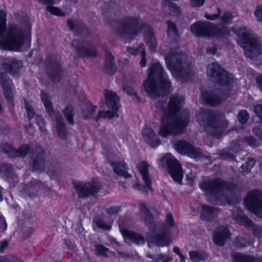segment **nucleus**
Masks as SVG:
<instances>
[{
    "mask_svg": "<svg viewBox=\"0 0 262 262\" xmlns=\"http://www.w3.org/2000/svg\"><path fill=\"white\" fill-rule=\"evenodd\" d=\"M71 46L80 57L94 56L96 54L95 47L87 41L74 40L71 42Z\"/></svg>",
    "mask_w": 262,
    "mask_h": 262,
    "instance_id": "16",
    "label": "nucleus"
},
{
    "mask_svg": "<svg viewBox=\"0 0 262 262\" xmlns=\"http://www.w3.org/2000/svg\"><path fill=\"white\" fill-rule=\"evenodd\" d=\"M196 117L206 132L213 136L220 134L228 124V121L224 114L210 110L202 109Z\"/></svg>",
    "mask_w": 262,
    "mask_h": 262,
    "instance_id": "6",
    "label": "nucleus"
},
{
    "mask_svg": "<svg viewBox=\"0 0 262 262\" xmlns=\"http://www.w3.org/2000/svg\"><path fill=\"white\" fill-rule=\"evenodd\" d=\"M0 173L3 174L8 181L11 180H13L14 181H17V178L11 165L3 164L0 165Z\"/></svg>",
    "mask_w": 262,
    "mask_h": 262,
    "instance_id": "35",
    "label": "nucleus"
},
{
    "mask_svg": "<svg viewBox=\"0 0 262 262\" xmlns=\"http://www.w3.org/2000/svg\"><path fill=\"white\" fill-rule=\"evenodd\" d=\"M109 164L112 167L114 171L117 175L127 179L131 177L127 170V164L124 162L109 161Z\"/></svg>",
    "mask_w": 262,
    "mask_h": 262,
    "instance_id": "29",
    "label": "nucleus"
},
{
    "mask_svg": "<svg viewBox=\"0 0 262 262\" xmlns=\"http://www.w3.org/2000/svg\"><path fill=\"white\" fill-rule=\"evenodd\" d=\"M202 96L205 103L210 105H215L222 102L221 97L213 92H204Z\"/></svg>",
    "mask_w": 262,
    "mask_h": 262,
    "instance_id": "33",
    "label": "nucleus"
},
{
    "mask_svg": "<svg viewBox=\"0 0 262 262\" xmlns=\"http://www.w3.org/2000/svg\"><path fill=\"white\" fill-rule=\"evenodd\" d=\"M94 223L97 226L98 228L102 229L104 230L108 231L111 229V226L104 222L102 220L100 219H96L94 220Z\"/></svg>",
    "mask_w": 262,
    "mask_h": 262,
    "instance_id": "47",
    "label": "nucleus"
},
{
    "mask_svg": "<svg viewBox=\"0 0 262 262\" xmlns=\"http://www.w3.org/2000/svg\"><path fill=\"white\" fill-rule=\"evenodd\" d=\"M104 71L108 75L114 74L116 71V66L114 57L109 53H106L104 63Z\"/></svg>",
    "mask_w": 262,
    "mask_h": 262,
    "instance_id": "32",
    "label": "nucleus"
},
{
    "mask_svg": "<svg viewBox=\"0 0 262 262\" xmlns=\"http://www.w3.org/2000/svg\"><path fill=\"white\" fill-rule=\"evenodd\" d=\"M7 228V224L4 216L0 213V231L4 232Z\"/></svg>",
    "mask_w": 262,
    "mask_h": 262,
    "instance_id": "58",
    "label": "nucleus"
},
{
    "mask_svg": "<svg viewBox=\"0 0 262 262\" xmlns=\"http://www.w3.org/2000/svg\"><path fill=\"white\" fill-rule=\"evenodd\" d=\"M95 250L97 254L100 255L102 256H106L107 252L109 251L108 249L102 245H97L95 246Z\"/></svg>",
    "mask_w": 262,
    "mask_h": 262,
    "instance_id": "52",
    "label": "nucleus"
},
{
    "mask_svg": "<svg viewBox=\"0 0 262 262\" xmlns=\"http://www.w3.org/2000/svg\"><path fill=\"white\" fill-rule=\"evenodd\" d=\"M243 143L253 147H258L260 145L259 142L252 136L244 137L242 139Z\"/></svg>",
    "mask_w": 262,
    "mask_h": 262,
    "instance_id": "42",
    "label": "nucleus"
},
{
    "mask_svg": "<svg viewBox=\"0 0 262 262\" xmlns=\"http://www.w3.org/2000/svg\"><path fill=\"white\" fill-rule=\"evenodd\" d=\"M76 193L79 197L88 198L97 193L101 188L100 183L98 181H93L91 182H78L74 184Z\"/></svg>",
    "mask_w": 262,
    "mask_h": 262,
    "instance_id": "13",
    "label": "nucleus"
},
{
    "mask_svg": "<svg viewBox=\"0 0 262 262\" xmlns=\"http://www.w3.org/2000/svg\"><path fill=\"white\" fill-rule=\"evenodd\" d=\"M245 204L248 209L256 216L262 217V192L254 190L250 192L245 200Z\"/></svg>",
    "mask_w": 262,
    "mask_h": 262,
    "instance_id": "14",
    "label": "nucleus"
},
{
    "mask_svg": "<svg viewBox=\"0 0 262 262\" xmlns=\"http://www.w3.org/2000/svg\"><path fill=\"white\" fill-rule=\"evenodd\" d=\"M63 114L67 121L70 125L74 124L73 117L74 116V110L72 106H67L66 108L63 110Z\"/></svg>",
    "mask_w": 262,
    "mask_h": 262,
    "instance_id": "39",
    "label": "nucleus"
},
{
    "mask_svg": "<svg viewBox=\"0 0 262 262\" xmlns=\"http://www.w3.org/2000/svg\"><path fill=\"white\" fill-rule=\"evenodd\" d=\"M0 262H23L22 260L12 255H8L0 257Z\"/></svg>",
    "mask_w": 262,
    "mask_h": 262,
    "instance_id": "54",
    "label": "nucleus"
},
{
    "mask_svg": "<svg viewBox=\"0 0 262 262\" xmlns=\"http://www.w3.org/2000/svg\"><path fill=\"white\" fill-rule=\"evenodd\" d=\"M2 150L10 158L20 157L23 158L31 151V147L28 144H23L18 149H15L11 145L6 144L3 146Z\"/></svg>",
    "mask_w": 262,
    "mask_h": 262,
    "instance_id": "21",
    "label": "nucleus"
},
{
    "mask_svg": "<svg viewBox=\"0 0 262 262\" xmlns=\"http://www.w3.org/2000/svg\"><path fill=\"white\" fill-rule=\"evenodd\" d=\"M183 97L173 95L170 97L168 103L159 102L157 107H161L163 113L162 123L158 132L160 136L166 137L181 133L189 122V113L184 110L180 114L179 111L183 105Z\"/></svg>",
    "mask_w": 262,
    "mask_h": 262,
    "instance_id": "1",
    "label": "nucleus"
},
{
    "mask_svg": "<svg viewBox=\"0 0 262 262\" xmlns=\"http://www.w3.org/2000/svg\"><path fill=\"white\" fill-rule=\"evenodd\" d=\"M0 83L2 85L6 99L11 101L13 98L15 87L12 81L6 74H0Z\"/></svg>",
    "mask_w": 262,
    "mask_h": 262,
    "instance_id": "22",
    "label": "nucleus"
},
{
    "mask_svg": "<svg viewBox=\"0 0 262 262\" xmlns=\"http://www.w3.org/2000/svg\"><path fill=\"white\" fill-rule=\"evenodd\" d=\"M191 33L196 36L210 37L219 32V29L208 21H198L190 27Z\"/></svg>",
    "mask_w": 262,
    "mask_h": 262,
    "instance_id": "12",
    "label": "nucleus"
},
{
    "mask_svg": "<svg viewBox=\"0 0 262 262\" xmlns=\"http://www.w3.org/2000/svg\"><path fill=\"white\" fill-rule=\"evenodd\" d=\"M105 97L106 99L107 106L108 108L113 110L112 111H99L98 115L96 117V120L98 121L100 118H112L117 115V111L118 110L120 104L119 103V98L117 95L111 91H105Z\"/></svg>",
    "mask_w": 262,
    "mask_h": 262,
    "instance_id": "11",
    "label": "nucleus"
},
{
    "mask_svg": "<svg viewBox=\"0 0 262 262\" xmlns=\"http://www.w3.org/2000/svg\"><path fill=\"white\" fill-rule=\"evenodd\" d=\"M144 45L141 44L137 48L127 47L126 50L128 53L136 55L140 52L141 53V51L144 50Z\"/></svg>",
    "mask_w": 262,
    "mask_h": 262,
    "instance_id": "55",
    "label": "nucleus"
},
{
    "mask_svg": "<svg viewBox=\"0 0 262 262\" xmlns=\"http://www.w3.org/2000/svg\"><path fill=\"white\" fill-rule=\"evenodd\" d=\"M34 119L35 120L37 124L39 126L40 131L42 133H45L46 129L45 127V123L42 117L38 114L35 116Z\"/></svg>",
    "mask_w": 262,
    "mask_h": 262,
    "instance_id": "48",
    "label": "nucleus"
},
{
    "mask_svg": "<svg viewBox=\"0 0 262 262\" xmlns=\"http://www.w3.org/2000/svg\"><path fill=\"white\" fill-rule=\"evenodd\" d=\"M25 107L27 113L28 118L29 120L34 119L36 115L38 114H36L31 105H30L26 102H25Z\"/></svg>",
    "mask_w": 262,
    "mask_h": 262,
    "instance_id": "50",
    "label": "nucleus"
},
{
    "mask_svg": "<svg viewBox=\"0 0 262 262\" xmlns=\"http://www.w3.org/2000/svg\"><path fill=\"white\" fill-rule=\"evenodd\" d=\"M165 6L168 8L173 15H178L181 13V9L179 7L176 5L174 3L168 1L165 2Z\"/></svg>",
    "mask_w": 262,
    "mask_h": 262,
    "instance_id": "45",
    "label": "nucleus"
},
{
    "mask_svg": "<svg viewBox=\"0 0 262 262\" xmlns=\"http://www.w3.org/2000/svg\"><path fill=\"white\" fill-rule=\"evenodd\" d=\"M251 240L249 236L244 234L236 237L234 241L235 246L238 248H243L250 245Z\"/></svg>",
    "mask_w": 262,
    "mask_h": 262,
    "instance_id": "37",
    "label": "nucleus"
},
{
    "mask_svg": "<svg viewBox=\"0 0 262 262\" xmlns=\"http://www.w3.org/2000/svg\"><path fill=\"white\" fill-rule=\"evenodd\" d=\"M233 262H262V258L244 255L239 253H233L231 254Z\"/></svg>",
    "mask_w": 262,
    "mask_h": 262,
    "instance_id": "31",
    "label": "nucleus"
},
{
    "mask_svg": "<svg viewBox=\"0 0 262 262\" xmlns=\"http://www.w3.org/2000/svg\"><path fill=\"white\" fill-rule=\"evenodd\" d=\"M30 27L11 24L6 28V13L0 10V46L3 49L19 50L24 43L25 38L30 33Z\"/></svg>",
    "mask_w": 262,
    "mask_h": 262,
    "instance_id": "2",
    "label": "nucleus"
},
{
    "mask_svg": "<svg viewBox=\"0 0 262 262\" xmlns=\"http://www.w3.org/2000/svg\"><path fill=\"white\" fill-rule=\"evenodd\" d=\"M46 152L41 146H37L35 150L32 155L31 168L32 170L36 172H41L45 169Z\"/></svg>",
    "mask_w": 262,
    "mask_h": 262,
    "instance_id": "17",
    "label": "nucleus"
},
{
    "mask_svg": "<svg viewBox=\"0 0 262 262\" xmlns=\"http://www.w3.org/2000/svg\"><path fill=\"white\" fill-rule=\"evenodd\" d=\"M149 166V164L145 161H142L137 165V168L141 173L143 181L145 183L147 192L148 190L151 191L152 189L151 186V182L148 172Z\"/></svg>",
    "mask_w": 262,
    "mask_h": 262,
    "instance_id": "28",
    "label": "nucleus"
},
{
    "mask_svg": "<svg viewBox=\"0 0 262 262\" xmlns=\"http://www.w3.org/2000/svg\"><path fill=\"white\" fill-rule=\"evenodd\" d=\"M206 74L211 81L220 85H230L233 81L232 76L217 63H212L208 65Z\"/></svg>",
    "mask_w": 262,
    "mask_h": 262,
    "instance_id": "10",
    "label": "nucleus"
},
{
    "mask_svg": "<svg viewBox=\"0 0 262 262\" xmlns=\"http://www.w3.org/2000/svg\"><path fill=\"white\" fill-rule=\"evenodd\" d=\"M142 215L144 221L148 226L151 232V239L158 246H167L170 244L167 232L161 229H159L155 224L152 215L148 210L143 205L142 206Z\"/></svg>",
    "mask_w": 262,
    "mask_h": 262,
    "instance_id": "8",
    "label": "nucleus"
},
{
    "mask_svg": "<svg viewBox=\"0 0 262 262\" xmlns=\"http://www.w3.org/2000/svg\"><path fill=\"white\" fill-rule=\"evenodd\" d=\"M22 66L23 62L21 61L12 59L10 63L4 64V69L12 76L19 77V70Z\"/></svg>",
    "mask_w": 262,
    "mask_h": 262,
    "instance_id": "30",
    "label": "nucleus"
},
{
    "mask_svg": "<svg viewBox=\"0 0 262 262\" xmlns=\"http://www.w3.org/2000/svg\"><path fill=\"white\" fill-rule=\"evenodd\" d=\"M190 258L195 262H198L202 260H205L207 257V255L206 252H197L195 251H191L189 252Z\"/></svg>",
    "mask_w": 262,
    "mask_h": 262,
    "instance_id": "40",
    "label": "nucleus"
},
{
    "mask_svg": "<svg viewBox=\"0 0 262 262\" xmlns=\"http://www.w3.org/2000/svg\"><path fill=\"white\" fill-rule=\"evenodd\" d=\"M96 106H93L91 104H89L87 106V110L83 112V116L85 118H89L95 113Z\"/></svg>",
    "mask_w": 262,
    "mask_h": 262,
    "instance_id": "49",
    "label": "nucleus"
},
{
    "mask_svg": "<svg viewBox=\"0 0 262 262\" xmlns=\"http://www.w3.org/2000/svg\"><path fill=\"white\" fill-rule=\"evenodd\" d=\"M205 0H190V4L192 7H199L202 6Z\"/></svg>",
    "mask_w": 262,
    "mask_h": 262,
    "instance_id": "63",
    "label": "nucleus"
},
{
    "mask_svg": "<svg viewBox=\"0 0 262 262\" xmlns=\"http://www.w3.org/2000/svg\"><path fill=\"white\" fill-rule=\"evenodd\" d=\"M142 134L145 141L151 147L156 148L160 144V139L156 137L151 128L144 127L142 129Z\"/></svg>",
    "mask_w": 262,
    "mask_h": 262,
    "instance_id": "26",
    "label": "nucleus"
},
{
    "mask_svg": "<svg viewBox=\"0 0 262 262\" xmlns=\"http://www.w3.org/2000/svg\"><path fill=\"white\" fill-rule=\"evenodd\" d=\"M61 71L62 67L58 58L55 56L49 57L47 60V73L52 81L57 82L59 80Z\"/></svg>",
    "mask_w": 262,
    "mask_h": 262,
    "instance_id": "18",
    "label": "nucleus"
},
{
    "mask_svg": "<svg viewBox=\"0 0 262 262\" xmlns=\"http://www.w3.org/2000/svg\"><path fill=\"white\" fill-rule=\"evenodd\" d=\"M217 12L216 13L213 14H209L207 13L205 14V17L206 19L209 20H214L217 18H219L221 13V10L219 8L217 9Z\"/></svg>",
    "mask_w": 262,
    "mask_h": 262,
    "instance_id": "59",
    "label": "nucleus"
},
{
    "mask_svg": "<svg viewBox=\"0 0 262 262\" xmlns=\"http://www.w3.org/2000/svg\"><path fill=\"white\" fill-rule=\"evenodd\" d=\"M255 163V162L253 159L249 158L247 161L242 165L241 168L242 171L247 173L249 172L251 168L254 165Z\"/></svg>",
    "mask_w": 262,
    "mask_h": 262,
    "instance_id": "44",
    "label": "nucleus"
},
{
    "mask_svg": "<svg viewBox=\"0 0 262 262\" xmlns=\"http://www.w3.org/2000/svg\"><path fill=\"white\" fill-rule=\"evenodd\" d=\"M165 223L166 224V226H169L170 227H172L174 226V224L173 218L171 213H168L167 214L165 221Z\"/></svg>",
    "mask_w": 262,
    "mask_h": 262,
    "instance_id": "61",
    "label": "nucleus"
},
{
    "mask_svg": "<svg viewBox=\"0 0 262 262\" xmlns=\"http://www.w3.org/2000/svg\"><path fill=\"white\" fill-rule=\"evenodd\" d=\"M237 42L248 57L252 58L262 53V43L259 37L246 27L241 28Z\"/></svg>",
    "mask_w": 262,
    "mask_h": 262,
    "instance_id": "7",
    "label": "nucleus"
},
{
    "mask_svg": "<svg viewBox=\"0 0 262 262\" xmlns=\"http://www.w3.org/2000/svg\"><path fill=\"white\" fill-rule=\"evenodd\" d=\"M121 233L124 237V241L128 245H143L145 243L144 238L140 234L126 230H121Z\"/></svg>",
    "mask_w": 262,
    "mask_h": 262,
    "instance_id": "23",
    "label": "nucleus"
},
{
    "mask_svg": "<svg viewBox=\"0 0 262 262\" xmlns=\"http://www.w3.org/2000/svg\"><path fill=\"white\" fill-rule=\"evenodd\" d=\"M248 228H252L254 235L258 237H262V227L254 225L252 222V225Z\"/></svg>",
    "mask_w": 262,
    "mask_h": 262,
    "instance_id": "57",
    "label": "nucleus"
},
{
    "mask_svg": "<svg viewBox=\"0 0 262 262\" xmlns=\"http://www.w3.org/2000/svg\"><path fill=\"white\" fill-rule=\"evenodd\" d=\"M40 96L47 113L52 119L56 122V130L58 136L61 139H67V130L61 114L58 112L54 111L50 97L48 94L43 92H41Z\"/></svg>",
    "mask_w": 262,
    "mask_h": 262,
    "instance_id": "9",
    "label": "nucleus"
},
{
    "mask_svg": "<svg viewBox=\"0 0 262 262\" xmlns=\"http://www.w3.org/2000/svg\"><path fill=\"white\" fill-rule=\"evenodd\" d=\"M254 15L258 21H262V6H257L254 11Z\"/></svg>",
    "mask_w": 262,
    "mask_h": 262,
    "instance_id": "60",
    "label": "nucleus"
},
{
    "mask_svg": "<svg viewBox=\"0 0 262 262\" xmlns=\"http://www.w3.org/2000/svg\"><path fill=\"white\" fill-rule=\"evenodd\" d=\"M165 161L172 178L176 182L180 183L183 178V172L179 162L171 156H168L163 158Z\"/></svg>",
    "mask_w": 262,
    "mask_h": 262,
    "instance_id": "20",
    "label": "nucleus"
},
{
    "mask_svg": "<svg viewBox=\"0 0 262 262\" xmlns=\"http://www.w3.org/2000/svg\"><path fill=\"white\" fill-rule=\"evenodd\" d=\"M43 187V184L40 181L34 180L31 182V185L28 189L29 190H32V195H35L38 191Z\"/></svg>",
    "mask_w": 262,
    "mask_h": 262,
    "instance_id": "43",
    "label": "nucleus"
},
{
    "mask_svg": "<svg viewBox=\"0 0 262 262\" xmlns=\"http://www.w3.org/2000/svg\"><path fill=\"white\" fill-rule=\"evenodd\" d=\"M147 256L152 259V262H170L172 260L170 256L162 253L153 255L148 253L147 254Z\"/></svg>",
    "mask_w": 262,
    "mask_h": 262,
    "instance_id": "38",
    "label": "nucleus"
},
{
    "mask_svg": "<svg viewBox=\"0 0 262 262\" xmlns=\"http://www.w3.org/2000/svg\"><path fill=\"white\" fill-rule=\"evenodd\" d=\"M232 18V13L230 11H226L221 16V21L225 24H229L231 23Z\"/></svg>",
    "mask_w": 262,
    "mask_h": 262,
    "instance_id": "51",
    "label": "nucleus"
},
{
    "mask_svg": "<svg viewBox=\"0 0 262 262\" xmlns=\"http://www.w3.org/2000/svg\"><path fill=\"white\" fill-rule=\"evenodd\" d=\"M219 155L222 160H232L234 159V155L227 151H222Z\"/></svg>",
    "mask_w": 262,
    "mask_h": 262,
    "instance_id": "56",
    "label": "nucleus"
},
{
    "mask_svg": "<svg viewBox=\"0 0 262 262\" xmlns=\"http://www.w3.org/2000/svg\"><path fill=\"white\" fill-rule=\"evenodd\" d=\"M254 112L258 117L262 118V104L255 105L254 107Z\"/></svg>",
    "mask_w": 262,
    "mask_h": 262,
    "instance_id": "64",
    "label": "nucleus"
},
{
    "mask_svg": "<svg viewBox=\"0 0 262 262\" xmlns=\"http://www.w3.org/2000/svg\"><path fill=\"white\" fill-rule=\"evenodd\" d=\"M46 10L52 14L58 16H64L66 15V13L65 12L62 11L58 7H53L52 6H47Z\"/></svg>",
    "mask_w": 262,
    "mask_h": 262,
    "instance_id": "46",
    "label": "nucleus"
},
{
    "mask_svg": "<svg viewBox=\"0 0 262 262\" xmlns=\"http://www.w3.org/2000/svg\"><path fill=\"white\" fill-rule=\"evenodd\" d=\"M230 237V233L228 229L224 226H220L217 228L213 234L214 243L220 246L224 245L225 242Z\"/></svg>",
    "mask_w": 262,
    "mask_h": 262,
    "instance_id": "25",
    "label": "nucleus"
},
{
    "mask_svg": "<svg viewBox=\"0 0 262 262\" xmlns=\"http://www.w3.org/2000/svg\"><path fill=\"white\" fill-rule=\"evenodd\" d=\"M142 30L146 45L149 49L155 50L157 48V41L151 27L142 22L138 17L125 16L118 24L115 30L116 34L128 39H133Z\"/></svg>",
    "mask_w": 262,
    "mask_h": 262,
    "instance_id": "3",
    "label": "nucleus"
},
{
    "mask_svg": "<svg viewBox=\"0 0 262 262\" xmlns=\"http://www.w3.org/2000/svg\"><path fill=\"white\" fill-rule=\"evenodd\" d=\"M166 64L176 78L186 80L191 74L189 57L181 51L174 50L165 56Z\"/></svg>",
    "mask_w": 262,
    "mask_h": 262,
    "instance_id": "5",
    "label": "nucleus"
},
{
    "mask_svg": "<svg viewBox=\"0 0 262 262\" xmlns=\"http://www.w3.org/2000/svg\"><path fill=\"white\" fill-rule=\"evenodd\" d=\"M144 87L145 91L152 97H158L169 92L170 82L159 62L150 66Z\"/></svg>",
    "mask_w": 262,
    "mask_h": 262,
    "instance_id": "4",
    "label": "nucleus"
},
{
    "mask_svg": "<svg viewBox=\"0 0 262 262\" xmlns=\"http://www.w3.org/2000/svg\"><path fill=\"white\" fill-rule=\"evenodd\" d=\"M122 90L127 94H128L129 95H133V96H134L135 97L137 98V97L135 94V93L133 88L129 87V86H123L122 87Z\"/></svg>",
    "mask_w": 262,
    "mask_h": 262,
    "instance_id": "62",
    "label": "nucleus"
},
{
    "mask_svg": "<svg viewBox=\"0 0 262 262\" xmlns=\"http://www.w3.org/2000/svg\"><path fill=\"white\" fill-rule=\"evenodd\" d=\"M174 146L179 153L182 155H187L193 159L200 157L202 154L200 148H195L191 144L185 141L179 140L177 141Z\"/></svg>",
    "mask_w": 262,
    "mask_h": 262,
    "instance_id": "19",
    "label": "nucleus"
},
{
    "mask_svg": "<svg viewBox=\"0 0 262 262\" xmlns=\"http://www.w3.org/2000/svg\"><path fill=\"white\" fill-rule=\"evenodd\" d=\"M249 118V115L246 110H242L238 114V119L240 123L244 124Z\"/></svg>",
    "mask_w": 262,
    "mask_h": 262,
    "instance_id": "53",
    "label": "nucleus"
},
{
    "mask_svg": "<svg viewBox=\"0 0 262 262\" xmlns=\"http://www.w3.org/2000/svg\"><path fill=\"white\" fill-rule=\"evenodd\" d=\"M231 212V217L236 223L245 227H250L252 225V222L244 214L240 208H233Z\"/></svg>",
    "mask_w": 262,
    "mask_h": 262,
    "instance_id": "27",
    "label": "nucleus"
},
{
    "mask_svg": "<svg viewBox=\"0 0 262 262\" xmlns=\"http://www.w3.org/2000/svg\"><path fill=\"white\" fill-rule=\"evenodd\" d=\"M230 237V233L228 229L224 226H220L217 228L213 234L214 243L220 246L224 245L225 242Z\"/></svg>",
    "mask_w": 262,
    "mask_h": 262,
    "instance_id": "24",
    "label": "nucleus"
},
{
    "mask_svg": "<svg viewBox=\"0 0 262 262\" xmlns=\"http://www.w3.org/2000/svg\"><path fill=\"white\" fill-rule=\"evenodd\" d=\"M219 213L217 208L207 205L202 207L201 218L204 220L209 221Z\"/></svg>",
    "mask_w": 262,
    "mask_h": 262,
    "instance_id": "34",
    "label": "nucleus"
},
{
    "mask_svg": "<svg viewBox=\"0 0 262 262\" xmlns=\"http://www.w3.org/2000/svg\"><path fill=\"white\" fill-rule=\"evenodd\" d=\"M67 23L69 28L74 31L77 35L83 33L85 30H87L86 27L80 20L73 21L71 19H69L67 20Z\"/></svg>",
    "mask_w": 262,
    "mask_h": 262,
    "instance_id": "36",
    "label": "nucleus"
},
{
    "mask_svg": "<svg viewBox=\"0 0 262 262\" xmlns=\"http://www.w3.org/2000/svg\"><path fill=\"white\" fill-rule=\"evenodd\" d=\"M167 27V33L169 37H176L179 35L176 25L169 20L166 21Z\"/></svg>",
    "mask_w": 262,
    "mask_h": 262,
    "instance_id": "41",
    "label": "nucleus"
},
{
    "mask_svg": "<svg viewBox=\"0 0 262 262\" xmlns=\"http://www.w3.org/2000/svg\"><path fill=\"white\" fill-rule=\"evenodd\" d=\"M200 188L208 195L216 196L224 188L223 182L219 179H202L200 182Z\"/></svg>",
    "mask_w": 262,
    "mask_h": 262,
    "instance_id": "15",
    "label": "nucleus"
}]
</instances>
